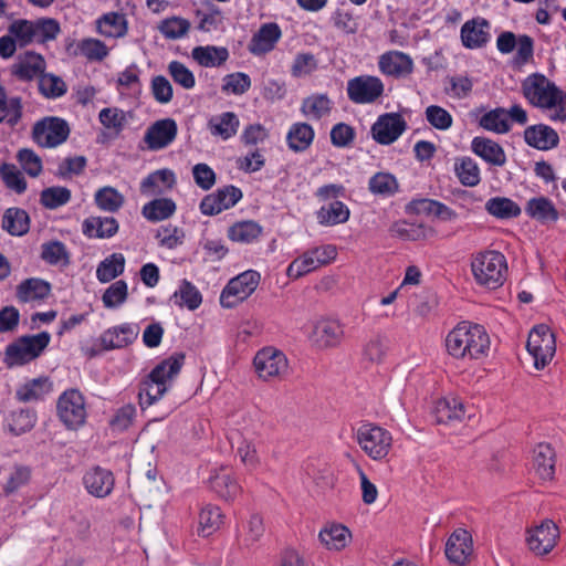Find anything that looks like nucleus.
Returning a JSON list of instances; mask_svg holds the SVG:
<instances>
[{
    "instance_id": "obj_1",
    "label": "nucleus",
    "mask_w": 566,
    "mask_h": 566,
    "mask_svg": "<svg viewBox=\"0 0 566 566\" xmlns=\"http://www.w3.org/2000/svg\"><path fill=\"white\" fill-rule=\"evenodd\" d=\"M490 336L485 328L478 324L461 322L444 338V347L449 356L457 360H480L489 355Z\"/></svg>"
},
{
    "instance_id": "obj_2",
    "label": "nucleus",
    "mask_w": 566,
    "mask_h": 566,
    "mask_svg": "<svg viewBox=\"0 0 566 566\" xmlns=\"http://www.w3.org/2000/svg\"><path fill=\"white\" fill-rule=\"evenodd\" d=\"M524 97L553 122L566 120V94L543 74L528 75L522 83Z\"/></svg>"
},
{
    "instance_id": "obj_3",
    "label": "nucleus",
    "mask_w": 566,
    "mask_h": 566,
    "mask_svg": "<svg viewBox=\"0 0 566 566\" xmlns=\"http://www.w3.org/2000/svg\"><path fill=\"white\" fill-rule=\"evenodd\" d=\"M471 273L480 286L495 290L502 286L507 275V262L503 253L495 250H484L471 258Z\"/></svg>"
},
{
    "instance_id": "obj_4",
    "label": "nucleus",
    "mask_w": 566,
    "mask_h": 566,
    "mask_svg": "<svg viewBox=\"0 0 566 566\" xmlns=\"http://www.w3.org/2000/svg\"><path fill=\"white\" fill-rule=\"evenodd\" d=\"M50 342L51 335L48 332L21 336L6 347L3 363L8 368L24 366L36 359Z\"/></svg>"
},
{
    "instance_id": "obj_5",
    "label": "nucleus",
    "mask_w": 566,
    "mask_h": 566,
    "mask_svg": "<svg viewBox=\"0 0 566 566\" xmlns=\"http://www.w3.org/2000/svg\"><path fill=\"white\" fill-rule=\"evenodd\" d=\"M355 439L359 448L374 461L386 460L394 441L388 430L369 422L358 427Z\"/></svg>"
},
{
    "instance_id": "obj_6",
    "label": "nucleus",
    "mask_w": 566,
    "mask_h": 566,
    "mask_svg": "<svg viewBox=\"0 0 566 566\" xmlns=\"http://www.w3.org/2000/svg\"><path fill=\"white\" fill-rule=\"evenodd\" d=\"M337 258V248L333 244H323L311 248L295 258L286 269L291 280H298L322 266L328 265Z\"/></svg>"
},
{
    "instance_id": "obj_7",
    "label": "nucleus",
    "mask_w": 566,
    "mask_h": 566,
    "mask_svg": "<svg viewBox=\"0 0 566 566\" xmlns=\"http://www.w3.org/2000/svg\"><path fill=\"white\" fill-rule=\"evenodd\" d=\"M526 349L533 358V365L537 370L544 369L554 358L556 353V338L552 329L539 324L528 333Z\"/></svg>"
},
{
    "instance_id": "obj_8",
    "label": "nucleus",
    "mask_w": 566,
    "mask_h": 566,
    "mask_svg": "<svg viewBox=\"0 0 566 566\" xmlns=\"http://www.w3.org/2000/svg\"><path fill=\"white\" fill-rule=\"evenodd\" d=\"M261 275L248 270L232 277L220 294V304L224 308H233L248 300L258 289Z\"/></svg>"
},
{
    "instance_id": "obj_9",
    "label": "nucleus",
    "mask_w": 566,
    "mask_h": 566,
    "mask_svg": "<svg viewBox=\"0 0 566 566\" xmlns=\"http://www.w3.org/2000/svg\"><path fill=\"white\" fill-rule=\"evenodd\" d=\"M254 370L263 381H276L289 374V360L283 352L274 347L260 349L253 359Z\"/></svg>"
},
{
    "instance_id": "obj_10",
    "label": "nucleus",
    "mask_w": 566,
    "mask_h": 566,
    "mask_svg": "<svg viewBox=\"0 0 566 566\" xmlns=\"http://www.w3.org/2000/svg\"><path fill=\"white\" fill-rule=\"evenodd\" d=\"M59 419L70 430L81 428L86 420V402L77 389L65 390L57 399Z\"/></svg>"
},
{
    "instance_id": "obj_11",
    "label": "nucleus",
    "mask_w": 566,
    "mask_h": 566,
    "mask_svg": "<svg viewBox=\"0 0 566 566\" xmlns=\"http://www.w3.org/2000/svg\"><path fill=\"white\" fill-rule=\"evenodd\" d=\"M345 338V326L335 317L321 316L313 322L310 339L318 349H333Z\"/></svg>"
},
{
    "instance_id": "obj_12",
    "label": "nucleus",
    "mask_w": 566,
    "mask_h": 566,
    "mask_svg": "<svg viewBox=\"0 0 566 566\" xmlns=\"http://www.w3.org/2000/svg\"><path fill=\"white\" fill-rule=\"evenodd\" d=\"M385 92L382 80L375 75H359L347 82L346 93L354 104H373L380 99Z\"/></svg>"
},
{
    "instance_id": "obj_13",
    "label": "nucleus",
    "mask_w": 566,
    "mask_h": 566,
    "mask_svg": "<svg viewBox=\"0 0 566 566\" xmlns=\"http://www.w3.org/2000/svg\"><path fill=\"white\" fill-rule=\"evenodd\" d=\"M229 442L237 458L248 470L259 468L261 461L254 442V432L249 428H231Z\"/></svg>"
},
{
    "instance_id": "obj_14",
    "label": "nucleus",
    "mask_w": 566,
    "mask_h": 566,
    "mask_svg": "<svg viewBox=\"0 0 566 566\" xmlns=\"http://www.w3.org/2000/svg\"><path fill=\"white\" fill-rule=\"evenodd\" d=\"M70 134L65 120L56 117H49L33 127V138L41 147L52 148L63 144Z\"/></svg>"
},
{
    "instance_id": "obj_15",
    "label": "nucleus",
    "mask_w": 566,
    "mask_h": 566,
    "mask_svg": "<svg viewBox=\"0 0 566 566\" xmlns=\"http://www.w3.org/2000/svg\"><path fill=\"white\" fill-rule=\"evenodd\" d=\"M434 416L440 423L463 422L476 416V408L458 397H446L437 401Z\"/></svg>"
},
{
    "instance_id": "obj_16",
    "label": "nucleus",
    "mask_w": 566,
    "mask_h": 566,
    "mask_svg": "<svg viewBox=\"0 0 566 566\" xmlns=\"http://www.w3.org/2000/svg\"><path fill=\"white\" fill-rule=\"evenodd\" d=\"M472 535L465 528H457L448 537L444 546L447 559L454 565L463 566L473 555Z\"/></svg>"
},
{
    "instance_id": "obj_17",
    "label": "nucleus",
    "mask_w": 566,
    "mask_h": 566,
    "mask_svg": "<svg viewBox=\"0 0 566 566\" xmlns=\"http://www.w3.org/2000/svg\"><path fill=\"white\" fill-rule=\"evenodd\" d=\"M380 73L385 76L405 78L412 74L415 63L412 57L401 51H387L379 55L377 62Z\"/></svg>"
},
{
    "instance_id": "obj_18",
    "label": "nucleus",
    "mask_w": 566,
    "mask_h": 566,
    "mask_svg": "<svg viewBox=\"0 0 566 566\" xmlns=\"http://www.w3.org/2000/svg\"><path fill=\"white\" fill-rule=\"evenodd\" d=\"M558 537L559 532L556 524L547 520L528 531L526 542L534 554L543 556L555 547Z\"/></svg>"
},
{
    "instance_id": "obj_19",
    "label": "nucleus",
    "mask_w": 566,
    "mask_h": 566,
    "mask_svg": "<svg viewBox=\"0 0 566 566\" xmlns=\"http://www.w3.org/2000/svg\"><path fill=\"white\" fill-rule=\"evenodd\" d=\"M406 130V122L397 113H387L378 117L371 126L374 139L381 145H390Z\"/></svg>"
},
{
    "instance_id": "obj_20",
    "label": "nucleus",
    "mask_w": 566,
    "mask_h": 566,
    "mask_svg": "<svg viewBox=\"0 0 566 566\" xmlns=\"http://www.w3.org/2000/svg\"><path fill=\"white\" fill-rule=\"evenodd\" d=\"M139 334L135 323H123L104 331L99 336V345L105 350L124 348L133 344Z\"/></svg>"
},
{
    "instance_id": "obj_21",
    "label": "nucleus",
    "mask_w": 566,
    "mask_h": 566,
    "mask_svg": "<svg viewBox=\"0 0 566 566\" xmlns=\"http://www.w3.org/2000/svg\"><path fill=\"white\" fill-rule=\"evenodd\" d=\"M177 132V124L174 119H159L147 128L144 142L149 150H160L175 140Z\"/></svg>"
},
{
    "instance_id": "obj_22",
    "label": "nucleus",
    "mask_w": 566,
    "mask_h": 566,
    "mask_svg": "<svg viewBox=\"0 0 566 566\" xmlns=\"http://www.w3.org/2000/svg\"><path fill=\"white\" fill-rule=\"evenodd\" d=\"M491 25L484 18L478 17L464 22L460 38L462 45L470 50L483 48L491 39Z\"/></svg>"
},
{
    "instance_id": "obj_23",
    "label": "nucleus",
    "mask_w": 566,
    "mask_h": 566,
    "mask_svg": "<svg viewBox=\"0 0 566 566\" xmlns=\"http://www.w3.org/2000/svg\"><path fill=\"white\" fill-rule=\"evenodd\" d=\"M208 482L212 491L226 501L234 500L242 492L241 485L229 468L212 469Z\"/></svg>"
},
{
    "instance_id": "obj_24",
    "label": "nucleus",
    "mask_w": 566,
    "mask_h": 566,
    "mask_svg": "<svg viewBox=\"0 0 566 566\" xmlns=\"http://www.w3.org/2000/svg\"><path fill=\"white\" fill-rule=\"evenodd\" d=\"M471 151L493 167H504L507 161V157L502 145L488 137H474L471 142Z\"/></svg>"
},
{
    "instance_id": "obj_25",
    "label": "nucleus",
    "mask_w": 566,
    "mask_h": 566,
    "mask_svg": "<svg viewBox=\"0 0 566 566\" xmlns=\"http://www.w3.org/2000/svg\"><path fill=\"white\" fill-rule=\"evenodd\" d=\"M352 532L344 524L326 523L318 532L321 545L329 552H340L352 542Z\"/></svg>"
},
{
    "instance_id": "obj_26",
    "label": "nucleus",
    "mask_w": 566,
    "mask_h": 566,
    "mask_svg": "<svg viewBox=\"0 0 566 566\" xmlns=\"http://www.w3.org/2000/svg\"><path fill=\"white\" fill-rule=\"evenodd\" d=\"M177 182L176 175L168 168L150 172L140 182V193L145 197H156L171 190Z\"/></svg>"
},
{
    "instance_id": "obj_27",
    "label": "nucleus",
    "mask_w": 566,
    "mask_h": 566,
    "mask_svg": "<svg viewBox=\"0 0 566 566\" xmlns=\"http://www.w3.org/2000/svg\"><path fill=\"white\" fill-rule=\"evenodd\" d=\"M282 36L280 27L274 22L264 23L253 34L250 43L249 51L253 55H263L271 52L275 44Z\"/></svg>"
},
{
    "instance_id": "obj_28",
    "label": "nucleus",
    "mask_w": 566,
    "mask_h": 566,
    "mask_svg": "<svg viewBox=\"0 0 566 566\" xmlns=\"http://www.w3.org/2000/svg\"><path fill=\"white\" fill-rule=\"evenodd\" d=\"M83 483L91 495L103 499L112 493L115 481L111 471L96 467L84 474Z\"/></svg>"
},
{
    "instance_id": "obj_29",
    "label": "nucleus",
    "mask_w": 566,
    "mask_h": 566,
    "mask_svg": "<svg viewBox=\"0 0 566 566\" xmlns=\"http://www.w3.org/2000/svg\"><path fill=\"white\" fill-rule=\"evenodd\" d=\"M239 127V116L233 112L212 115L207 123V129L210 135L220 140H228L235 136Z\"/></svg>"
},
{
    "instance_id": "obj_30",
    "label": "nucleus",
    "mask_w": 566,
    "mask_h": 566,
    "mask_svg": "<svg viewBox=\"0 0 566 566\" xmlns=\"http://www.w3.org/2000/svg\"><path fill=\"white\" fill-rule=\"evenodd\" d=\"M96 32L107 39H120L128 32V21L125 14L107 12L95 21Z\"/></svg>"
},
{
    "instance_id": "obj_31",
    "label": "nucleus",
    "mask_w": 566,
    "mask_h": 566,
    "mask_svg": "<svg viewBox=\"0 0 566 566\" xmlns=\"http://www.w3.org/2000/svg\"><path fill=\"white\" fill-rule=\"evenodd\" d=\"M524 139L527 145L539 150H548L557 146L558 134L544 124L533 125L525 129Z\"/></svg>"
},
{
    "instance_id": "obj_32",
    "label": "nucleus",
    "mask_w": 566,
    "mask_h": 566,
    "mask_svg": "<svg viewBox=\"0 0 566 566\" xmlns=\"http://www.w3.org/2000/svg\"><path fill=\"white\" fill-rule=\"evenodd\" d=\"M533 469L543 481H551L555 474V452L548 443H539L533 451Z\"/></svg>"
},
{
    "instance_id": "obj_33",
    "label": "nucleus",
    "mask_w": 566,
    "mask_h": 566,
    "mask_svg": "<svg viewBox=\"0 0 566 566\" xmlns=\"http://www.w3.org/2000/svg\"><path fill=\"white\" fill-rule=\"evenodd\" d=\"M130 113L119 107H104L98 113V120L103 128L112 136L117 137L127 127Z\"/></svg>"
},
{
    "instance_id": "obj_34",
    "label": "nucleus",
    "mask_w": 566,
    "mask_h": 566,
    "mask_svg": "<svg viewBox=\"0 0 566 566\" xmlns=\"http://www.w3.org/2000/svg\"><path fill=\"white\" fill-rule=\"evenodd\" d=\"M83 233L88 238L107 239L118 231V222L113 217H90L83 222Z\"/></svg>"
},
{
    "instance_id": "obj_35",
    "label": "nucleus",
    "mask_w": 566,
    "mask_h": 566,
    "mask_svg": "<svg viewBox=\"0 0 566 566\" xmlns=\"http://www.w3.org/2000/svg\"><path fill=\"white\" fill-rule=\"evenodd\" d=\"M53 390L52 381L49 377H39L22 384L15 391V397L22 402L43 399Z\"/></svg>"
},
{
    "instance_id": "obj_36",
    "label": "nucleus",
    "mask_w": 566,
    "mask_h": 566,
    "mask_svg": "<svg viewBox=\"0 0 566 566\" xmlns=\"http://www.w3.org/2000/svg\"><path fill=\"white\" fill-rule=\"evenodd\" d=\"M51 292L50 284L41 279H27L17 286V298L22 303L44 300Z\"/></svg>"
},
{
    "instance_id": "obj_37",
    "label": "nucleus",
    "mask_w": 566,
    "mask_h": 566,
    "mask_svg": "<svg viewBox=\"0 0 566 566\" xmlns=\"http://www.w3.org/2000/svg\"><path fill=\"white\" fill-rule=\"evenodd\" d=\"M453 171L460 184L465 187H475L481 181V169L478 163L469 156L455 158Z\"/></svg>"
},
{
    "instance_id": "obj_38",
    "label": "nucleus",
    "mask_w": 566,
    "mask_h": 566,
    "mask_svg": "<svg viewBox=\"0 0 566 566\" xmlns=\"http://www.w3.org/2000/svg\"><path fill=\"white\" fill-rule=\"evenodd\" d=\"M333 105L327 94H313L303 99L301 112L308 119L318 120L331 114Z\"/></svg>"
},
{
    "instance_id": "obj_39",
    "label": "nucleus",
    "mask_w": 566,
    "mask_h": 566,
    "mask_svg": "<svg viewBox=\"0 0 566 566\" xmlns=\"http://www.w3.org/2000/svg\"><path fill=\"white\" fill-rule=\"evenodd\" d=\"M45 70V61L42 55L27 52L14 65V73L22 80H32L42 76Z\"/></svg>"
},
{
    "instance_id": "obj_40",
    "label": "nucleus",
    "mask_w": 566,
    "mask_h": 566,
    "mask_svg": "<svg viewBox=\"0 0 566 566\" xmlns=\"http://www.w3.org/2000/svg\"><path fill=\"white\" fill-rule=\"evenodd\" d=\"M36 422V416L29 409L10 411L4 419V428L13 436H20L31 430Z\"/></svg>"
},
{
    "instance_id": "obj_41",
    "label": "nucleus",
    "mask_w": 566,
    "mask_h": 566,
    "mask_svg": "<svg viewBox=\"0 0 566 566\" xmlns=\"http://www.w3.org/2000/svg\"><path fill=\"white\" fill-rule=\"evenodd\" d=\"M176 203L169 198H156L142 208L143 217L150 222H159L170 218L176 212Z\"/></svg>"
},
{
    "instance_id": "obj_42",
    "label": "nucleus",
    "mask_w": 566,
    "mask_h": 566,
    "mask_svg": "<svg viewBox=\"0 0 566 566\" xmlns=\"http://www.w3.org/2000/svg\"><path fill=\"white\" fill-rule=\"evenodd\" d=\"M191 55L203 67H218L228 60L229 52L223 46L206 45L195 48Z\"/></svg>"
},
{
    "instance_id": "obj_43",
    "label": "nucleus",
    "mask_w": 566,
    "mask_h": 566,
    "mask_svg": "<svg viewBox=\"0 0 566 566\" xmlns=\"http://www.w3.org/2000/svg\"><path fill=\"white\" fill-rule=\"evenodd\" d=\"M185 363V355L176 353L159 363L153 370V376L157 377L166 387L170 388L172 381L180 373Z\"/></svg>"
},
{
    "instance_id": "obj_44",
    "label": "nucleus",
    "mask_w": 566,
    "mask_h": 566,
    "mask_svg": "<svg viewBox=\"0 0 566 566\" xmlns=\"http://www.w3.org/2000/svg\"><path fill=\"white\" fill-rule=\"evenodd\" d=\"M526 213L542 223L556 221L558 219V211L554 203L545 197L532 198L527 201L525 207Z\"/></svg>"
},
{
    "instance_id": "obj_45",
    "label": "nucleus",
    "mask_w": 566,
    "mask_h": 566,
    "mask_svg": "<svg viewBox=\"0 0 566 566\" xmlns=\"http://www.w3.org/2000/svg\"><path fill=\"white\" fill-rule=\"evenodd\" d=\"M350 216L349 208L342 201H333L321 207L317 211V221L325 227L345 223Z\"/></svg>"
},
{
    "instance_id": "obj_46",
    "label": "nucleus",
    "mask_w": 566,
    "mask_h": 566,
    "mask_svg": "<svg viewBox=\"0 0 566 566\" xmlns=\"http://www.w3.org/2000/svg\"><path fill=\"white\" fill-rule=\"evenodd\" d=\"M262 234V227L252 220L239 221L228 230V237L231 241L249 244L256 241Z\"/></svg>"
},
{
    "instance_id": "obj_47",
    "label": "nucleus",
    "mask_w": 566,
    "mask_h": 566,
    "mask_svg": "<svg viewBox=\"0 0 566 566\" xmlns=\"http://www.w3.org/2000/svg\"><path fill=\"white\" fill-rule=\"evenodd\" d=\"M223 524V514L220 507L207 505L202 507L198 520V534L207 537L217 532Z\"/></svg>"
},
{
    "instance_id": "obj_48",
    "label": "nucleus",
    "mask_w": 566,
    "mask_h": 566,
    "mask_svg": "<svg viewBox=\"0 0 566 566\" xmlns=\"http://www.w3.org/2000/svg\"><path fill=\"white\" fill-rule=\"evenodd\" d=\"M486 212L496 219H512L521 214L520 206L506 197H493L485 202Z\"/></svg>"
},
{
    "instance_id": "obj_49",
    "label": "nucleus",
    "mask_w": 566,
    "mask_h": 566,
    "mask_svg": "<svg viewBox=\"0 0 566 566\" xmlns=\"http://www.w3.org/2000/svg\"><path fill=\"white\" fill-rule=\"evenodd\" d=\"M175 305L190 311L197 310L202 303L199 290L189 281L184 280L172 295Z\"/></svg>"
},
{
    "instance_id": "obj_50",
    "label": "nucleus",
    "mask_w": 566,
    "mask_h": 566,
    "mask_svg": "<svg viewBox=\"0 0 566 566\" xmlns=\"http://www.w3.org/2000/svg\"><path fill=\"white\" fill-rule=\"evenodd\" d=\"M125 269V256L113 253L105 258L96 269V277L101 283H107L119 276Z\"/></svg>"
},
{
    "instance_id": "obj_51",
    "label": "nucleus",
    "mask_w": 566,
    "mask_h": 566,
    "mask_svg": "<svg viewBox=\"0 0 566 566\" xmlns=\"http://www.w3.org/2000/svg\"><path fill=\"white\" fill-rule=\"evenodd\" d=\"M169 388L164 385L153 373L142 382L139 390L140 406H151L163 398Z\"/></svg>"
},
{
    "instance_id": "obj_52",
    "label": "nucleus",
    "mask_w": 566,
    "mask_h": 566,
    "mask_svg": "<svg viewBox=\"0 0 566 566\" xmlns=\"http://www.w3.org/2000/svg\"><path fill=\"white\" fill-rule=\"evenodd\" d=\"M479 125L489 132L495 134H505L510 130V120L504 108H495L483 114L479 119Z\"/></svg>"
},
{
    "instance_id": "obj_53",
    "label": "nucleus",
    "mask_w": 566,
    "mask_h": 566,
    "mask_svg": "<svg viewBox=\"0 0 566 566\" xmlns=\"http://www.w3.org/2000/svg\"><path fill=\"white\" fill-rule=\"evenodd\" d=\"M286 138L291 149L305 150L313 142L314 130L306 123H296L290 128Z\"/></svg>"
},
{
    "instance_id": "obj_54",
    "label": "nucleus",
    "mask_w": 566,
    "mask_h": 566,
    "mask_svg": "<svg viewBox=\"0 0 566 566\" xmlns=\"http://www.w3.org/2000/svg\"><path fill=\"white\" fill-rule=\"evenodd\" d=\"M388 350V339L382 334L371 335L363 347V357L371 364H380Z\"/></svg>"
},
{
    "instance_id": "obj_55",
    "label": "nucleus",
    "mask_w": 566,
    "mask_h": 566,
    "mask_svg": "<svg viewBox=\"0 0 566 566\" xmlns=\"http://www.w3.org/2000/svg\"><path fill=\"white\" fill-rule=\"evenodd\" d=\"M2 227L12 235H22L29 230V216L24 210L10 208L3 216Z\"/></svg>"
},
{
    "instance_id": "obj_56",
    "label": "nucleus",
    "mask_w": 566,
    "mask_h": 566,
    "mask_svg": "<svg viewBox=\"0 0 566 566\" xmlns=\"http://www.w3.org/2000/svg\"><path fill=\"white\" fill-rule=\"evenodd\" d=\"M94 199L97 207L107 212L119 210L125 202L124 195L109 186L98 189L95 192Z\"/></svg>"
},
{
    "instance_id": "obj_57",
    "label": "nucleus",
    "mask_w": 566,
    "mask_h": 566,
    "mask_svg": "<svg viewBox=\"0 0 566 566\" xmlns=\"http://www.w3.org/2000/svg\"><path fill=\"white\" fill-rule=\"evenodd\" d=\"M77 53L88 61H103L109 54V49L99 39L84 38L76 44Z\"/></svg>"
},
{
    "instance_id": "obj_58",
    "label": "nucleus",
    "mask_w": 566,
    "mask_h": 566,
    "mask_svg": "<svg viewBox=\"0 0 566 566\" xmlns=\"http://www.w3.org/2000/svg\"><path fill=\"white\" fill-rule=\"evenodd\" d=\"M368 188L374 195L392 196L398 190V181L389 172H377L369 179Z\"/></svg>"
},
{
    "instance_id": "obj_59",
    "label": "nucleus",
    "mask_w": 566,
    "mask_h": 566,
    "mask_svg": "<svg viewBox=\"0 0 566 566\" xmlns=\"http://www.w3.org/2000/svg\"><path fill=\"white\" fill-rule=\"evenodd\" d=\"M8 32L13 36V39L21 48L35 42L33 21L25 19L14 20L9 25Z\"/></svg>"
},
{
    "instance_id": "obj_60",
    "label": "nucleus",
    "mask_w": 566,
    "mask_h": 566,
    "mask_svg": "<svg viewBox=\"0 0 566 566\" xmlns=\"http://www.w3.org/2000/svg\"><path fill=\"white\" fill-rule=\"evenodd\" d=\"M190 29V22L180 17H171L161 21L158 25L159 32L169 40L185 36Z\"/></svg>"
},
{
    "instance_id": "obj_61",
    "label": "nucleus",
    "mask_w": 566,
    "mask_h": 566,
    "mask_svg": "<svg viewBox=\"0 0 566 566\" xmlns=\"http://www.w3.org/2000/svg\"><path fill=\"white\" fill-rule=\"evenodd\" d=\"M128 296L127 283L118 280L111 284L102 296V302L106 308H115L124 304Z\"/></svg>"
},
{
    "instance_id": "obj_62",
    "label": "nucleus",
    "mask_w": 566,
    "mask_h": 566,
    "mask_svg": "<svg viewBox=\"0 0 566 566\" xmlns=\"http://www.w3.org/2000/svg\"><path fill=\"white\" fill-rule=\"evenodd\" d=\"M333 25L345 34H354L359 29L358 19L350 10L339 8L335 10L331 18Z\"/></svg>"
},
{
    "instance_id": "obj_63",
    "label": "nucleus",
    "mask_w": 566,
    "mask_h": 566,
    "mask_svg": "<svg viewBox=\"0 0 566 566\" xmlns=\"http://www.w3.org/2000/svg\"><path fill=\"white\" fill-rule=\"evenodd\" d=\"M251 87V78L243 72H235L223 77L222 91L234 95H242Z\"/></svg>"
},
{
    "instance_id": "obj_64",
    "label": "nucleus",
    "mask_w": 566,
    "mask_h": 566,
    "mask_svg": "<svg viewBox=\"0 0 566 566\" xmlns=\"http://www.w3.org/2000/svg\"><path fill=\"white\" fill-rule=\"evenodd\" d=\"M156 239L160 247L175 249L182 244L185 232L172 224L160 227L156 232Z\"/></svg>"
}]
</instances>
